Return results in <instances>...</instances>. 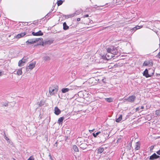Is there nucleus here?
Wrapping results in <instances>:
<instances>
[{
  "instance_id": "nucleus-3",
  "label": "nucleus",
  "mask_w": 160,
  "mask_h": 160,
  "mask_svg": "<svg viewBox=\"0 0 160 160\" xmlns=\"http://www.w3.org/2000/svg\"><path fill=\"white\" fill-rule=\"evenodd\" d=\"M143 66L152 67L153 66V62L152 60H147L144 61L143 63Z\"/></svg>"
},
{
  "instance_id": "nucleus-24",
  "label": "nucleus",
  "mask_w": 160,
  "mask_h": 160,
  "mask_svg": "<svg viewBox=\"0 0 160 160\" xmlns=\"http://www.w3.org/2000/svg\"><path fill=\"white\" fill-rule=\"evenodd\" d=\"M101 132L100 131L96 133H95V132H93L92 133V134L94 138H97L98 136L100 133H101Z\"/></svg>"
},
{
  "instance_id": "nucleus-43",
  "label": "nucleus",
  "mask_w": 160,
  "mask_h": 160,
  "mask_svg": "<svg viewBox=\"0 0 160 160\" xmlns=\"http://www.w3.org/2000/svg\"><path fill=\"white\" fill-rule=\"evenodd\" d=\"M95 130V129H93L92 130H89V132L91 133H92V132H93L94 131V130Z\"/></svg>"
},
{
  "instance_id": "nucleus-36",
  "label": "nucleus",
  "mask_w": 160,
  "mask_h": 160,
  "mask_svg": "<svg viewBox=\"0 0 160 160\" xmlns=\"http://www.w3.org/2000/svg\"><path fill=\"white\" fill-rule=\"evenodd\" d=\"M34 158L33 156H30L27 160H34Z\"/></svg>"
},
{
  "instance_id": "nucleus-40",
  "label": "nucleus",
  "mask_w": 160,
  "mask_h": 160,
  "mask_svg": "<svg viewBox=\"0 0 160 160\" xmlns=\"http://www.w3.org/2000/svg\"><path fill=\"white\" fill-rule=\"evenodd\" d=\"M58 140L55 143V144L54 145L55 146H56V147H57V146H58Z\"/></svg>"
},
{
  "instance_id": "nucleus-55",
  "label": "nucleus",
  "mask_w": 160,
  "mask_h": 160,
  "mask_svg": "<svg viewBox=\"0 0 160 160\" xmlns=\"http://www.w3.org/2000/svg\"><path fill=\"white\" fill-rule=\"evenodd\" d=\"M55 5H53L52 6V8H54V7H55Z\"/></svg>"
},
{
  "instance_id": "nucleus-32",
  "label": "nucleus",
  "mask_w": 160,
  "mask_h": 160,
  "mask_svg": "<svg viewBox=\"0 0 160 160\" xmlns=\"http://www.w3.org/2000/svg\"><path fill=\"white\" fill-rule=\"evenodd\" d=\"M155 114L157 115H160V109L156 110L155 112Z\"/></svg>"
},
{
  "instance_id": "nucleus-46",
  "label": "nucleus",
  "mask_w": 160,
  "mask_h": 160,
  "mask_svg": "<svg viewBox=\"0 0 160 160\" xmlns=\"http://www.w3.org/2000/svg\"><path fill=\"white\" fill-rule=\"evenodd\" d=\"M128 145L130 146V148L132 146V142H130L128 144Z\"/></svg>"
},
{
  "instance_id": "nucleus-31",
  "label": "nucleus",
  "mask_w": 160,
  "mask_h": 160,
  "mask_svg": "<svg viewBox=\"0 0 160 160\" xmlns=\"http://www.w3.org/2000/svg\"><path fill=\"white\" fill-rule=\"evenodd\" d=\"M8 102H2V105L5 107L8 106Z\"/></svg>"
},
{
  "instance_id": "nucleus-9",
  "label": "nucleus",
  "mask_w": 160,
  "mask_h": 160,
  "mask_svg": "<svg viewBox=\"0 0 160 160\" xmlns=\"http://www.w3.org/2000/svg\"><path fill=\"white\" fill-rule=\"evenodd\" d=\"M32 34L34 36H42L43 35V33L41 30H39L38 32H33L32 33Z\"/></svg>"
},
{
  "instance_id": "nucleus-39",
  "label": "nucleus",
  "mask_w": 160,
  "mask_h": 160,
  "mask_svg": "<svg viewBox=\"0 0 160 160\" xmlns=\"http://www.w3.org/2000/svg\"><path fill=\"white\" fill-rule=\"evenodd\" d=\"M102 82H103L104 83H106L105 78L102 79Z\"/></svg>"
},
{
  "instance_id": "nucleus-30",
  "label": "nucleus",
  "mask_w": 160,
  "mask_h": 160,
  "mask_svg": "<svg viewBox=\"0 0 160 160\" xmlns=\"http://www.w3.org/2000/svg\"><path fill=\"white\" fill-rule=\"evenodd\" d=\"M34 39V43L36 42H37L38 41H39V40H40L42 41L43 40V39L42 38H37L35 39Z\"/></svg>"
},
{
  "instance_id": "nucleus-7",
  "label": "nucleus",
  "mask_w": 160,
  "mask_h": 160,
  "mask_svg": "<svg viewBox=\"0 0 160 160\" xmlns=\"http://www.w3.org/2000/svg\"><path fill=\"white\" fill-rule=\"evenodd\" d=\"M53 40H49L45 41L44 42L42 41L41 44L42 46H44L46 45H50L53 43Z\"/></svg>"
},
{
  "instance_id": "nucleus-33",
  "label": "nucleus",
  "mask_w": 160,
  "mask_h": 160,
  "mask_svg": "<svg viewBox=\"0 0 160 160\" xmlns=\"http://www.w3.org/2000/svg\"><path fill=\"white\" fill-rule=\"evenodd\" d=\"M4 138L5 139V140L8 142H9L10 140L9 139L6 137V135H5V133H4Z\"/></svg>"
},
{
  "instance_id": "nucleus-15",
  "label": "nucleus",
  "mask_w": 160,
  "mask_h": 160,
  "mask_svg": "<svg viewBox=\"0 0 160 160\" xmlns=\"http://www.w3.org/2000/svg\"><path fill=\"white\" fill-rule=\"evenodd\" d=\"M142 27V26H137L131 29L130 30L131 31V32H134L136 30Z\"/></svg>"
},
{
  "instance_id": "nucleus-8",
  "label": "nucleus",
  "mask_w": 160,
  "mask_h": 160,
  "mask_svg": "<svg viewBox=\"0 0 160 160\" xmlns=\"http://www.w3.org/2000/svg\"><path fill=\"white\" fill-rule=\"evenodd\" d=\"M35 65L36 62H32L27 67V69L32 70L35 67Z\"/></svg>"
},
{
  "instance_id": "nucleus-12",
  "label": "nucleus",
  "mask_w": 160,
  "mask_h": 160,
  "mask_svg": "<svg viewBox=\"0 0 160 160\" xmlns=\"http://www.w3.org/2000/svg\"><path fill=\"white\" fill-rule=\"evenodd\" d=\"M76 14V13H74L72 14L68 15H67L62 14V16L63 17H64L66 19H68L69 18L72 17H74L75 15Z\"/></svg>"
},
{
  "instance_id": "nucleus-18",
  "label": "nucleus",
  "mask_w": 160,
  "mask_h": 160,
  "mask_svg": "<svg viewBox=\"0 0 160 160\" xmlns=\"http://www.w3.org/2000/svg\"><path fill=\"white\" fill-rule=\"evenodd\" d=\"M70 90V89L68 88H63L62 89L61 91L62 93H65L68 92Z\"/></svg>"
},
{
  "instance_id": "nucleus-27",
  "label": "nucleus",
  "mask_w": 160,
  "mask_h": 160,
  "mask_svg": "<svg viewBox=\"0 0 160 160\" xmlns=\"http://www.w3.org/2000/svg\"><path fill=\"white\" fill-rule=\"evenodd\" d=\"M43 60L45 61H48L50 59V58L48 56H45L43 57Z\"/></svg>"
},
{
  "instance_id": "nucleus-28",
  "label": "nucleus",
  "mask_w": 160,
  "mask_h": 160,
  "mask_svg": "<svg viewBox=\"0 0 160 160\" xmlns=\"http://www.w3.org/2000/svg\"><path fill=\"white\" fill-rule=\"evenodd\" d=\"M17 74L18 75H21L22 74V69H19L17 71Z\"/></svg>"
},
{
  "instance_id": "nucleus-22",
  "label": "nucleus",
  "mask_w": 160,
  "mask_h": 160,
  "mask_svg": "<svg viewBox=\"0 0 160 160\" xmlns=\"http://www.w3.org/2000/svg\"><path fill=\"white\" fill-rule=\"evenodd\" d=\"M72 148L75 152H79V149L76 145H74L72 146Z\"/></svg>"
},
{
  "instance_id": "nucleus-19",
  "label": "nucleus",
  "mask_w": 160,
  "mask_h": 160,
  "mask_svg": "<svg viewBox=\"0 0 160 160\" xmlns=\"http://www.w3.org/2000/svg\"><path fill=\"white\" fill-rule=\"evenodd\" d=\"M64 118L63 117H61L59 118L58 121V123L60 125L62 124L63 123V121L64 120Z\"/></svg>"
},
{
  "instance_id": "nucleus-20",
  "label": "nucleus",
  "mask_w": 160,
  "mask_h": 160,
  "mask_svg": "<svg viewBox=\"0 0 160 160\" xmlns=\"http://www.w3.org/2000/svg\"><path fill=\"white\" fill-rule=\"evenodd\" d=\"M122 119V115L121 114L119 115V117L116 119V122H119Z\"/></svg>"
},
{
  "instance_id": "nucleus-58",
  "label": "nucleus",
  "mask_w": 160,
  "mask_h": 160,
  "mask_svg": "<svg viewBox=\"0 0 160 160\" xmlns=\"http://www.w3.org/2000/svg\"><path fill=\"white\" fill-rule=\"evenodd\" d=\"M49 156L50 157V158H51V155L50 154L49 155Z\"/></svg>"
},
{
  "instance_id": "nucleus-59",
  "label": "nucleus",
  "mask_w": 160,
  "mask_h": 160,
  "mask_svg": "<svg viewBox=\"0 0 160 160\" xmlns=\"http://www.w3.org/2000/svg\"><path fill=\"white\" fill-rule=\"evenodd\" d=\"M158 160H160V158H158Z\"/></svg>"
},
{
  "instance_id": "nucleus-2",
  "label": "nucleus",
  "mask_w": 160,
  "mask_h": 160,
  "mask_svg": "<svg viewBox=\"0 0 160 160\" xmlns=\"http://www.w3.org/2000/svg\"><path fill=\"white\" fill-rule=\"evenodd\" d=\"M58 90V87L52 86L49 88V92L51 95H53L57 93Z\"/></svg>"
},
{
  "instance_id": "nucleus-41",
  "label": "nucleus",
  "mask_w": 160,
  "mask_h": 160,
  "mask_svg": "<svg viewBox=\"0 0 160 160\" xmlns=\"http://www.w3.org/2000/svg\"><path fill=\"white\" fill-rule=\"evenodd\" d=\"M154 146H151L150 147V151H151L154 148Z\"/></svg>"
},
{
  "instance_id": "nucleus-1",
  "label": "nucleus",
  "mask_w": 160,
  "mask_h": 160,
  "mask_svg": "<svg viewBox=\"0 0 160 160\" xmlns=\"http://www.w3.org/2000/svg\"><path fill=\"white\" fill-rule=\"evenodd\" d=\"M154 70L152 68H146L143 72V75L146 78L151 77L154 74Z\"/></svg>"
},
{
  "instance_id": "nucleus-5",
  "label": "nucleus",
  "mask_w": 160,
  "mask_h": 160,
  "mask_svg": "<svg viewBox=\"0 0 160 160\" xmlns=\"http://www.w3.org/2000/svg\"><path fill=\"white\" fill-rule=\"evenodd\" d=\"M136 98L134 95H132L127 98V101L130 102H133L135 100Z\"/></svg>"
},
{
  "instance_id": "nucleus-42",
  "label": "nucleus",
  "mask_w": 160,
  "mask_h": 160,
  "mask_svg": "<svg viewBox=\"0 0 160 160\" xmlns=\"http://www.w3.org/2000/svg\"><path fill=\"white\" fill-rule=\"evenodd\" d=\"M110 137H109V135H108V136L107 137V138H105V141H106L107 139H108L109 138H110Z\"/></svg>"
},
{
  "instance_id": "nucleus-60",
  "label": "nucleus",
  "mask_w": 160,
  "mask_h": 160,
  "mask_svg": "<svg viewBox=\"0 0 160 160\" xmlns=\"http://www.w3.org/2000/svg\"><path fill=\"white\" fill-rule=\"evenodd\" d=\"M49 13H48V14L46 16H47V15H48V14H49Z\"/></svg>"
},
{
  "instance_id": "nucleus-13",
  "label": "nucleus",
  "mask_w": 160,
  "mask_h": 160,
  "mask_svg": "<svg viewBox=\"0 0 160 160\" xmlns=\"http://www.w3.org/2000/svg\"><path fill=\"white\" fill-rule=\"evenodd\" d=\"M26 34V33L25 32H21L20 33L18 34L16 36V38H21L24 35H25Z\"/></svg>"
},
{
  "instance_id": "nucleus-11",
  "label": "nucleus",
  "mask_w": 160,
  "mask_h": 160,
  "mask_svg": "<svg viewBox=\"0 0 160 160\" xmlns=\"http://www.w3.org/2000/svg\"><path fill=\"white\" fill-rule=\"evenodd\" d=\"M54 111V113L57 115H59L61 112L60 110L57 107H55Z\"/></svg>"
},
{
  "instance_id": "nucleus-14",
  "label": "nucleus",
  "mask_w": 160,
  "mask_h": 160,
  "mask_svg": "<svg viewBox=\"0 0 160 160\" xmlns=\"http://www.w3.org/2000/svg\"><path fill=\"white\" fill-rule=\"evenodd\" d=\"M26 43L27 45L31 44L34 43V41L33 39H30L27 41Z\"/></svg>"
},
{
  "instance_id": "nucleus-52",
  "label": "nucleus",
  "mask_w": 160,
  "mask_h": 160,
  "mask_svg": "<svg viewBox=\"0 0 160 160\" xmlns=\"http://www.w3.org/2000/svg\"><path fill=\"white\" fill-rule=\"evenodd\" d=\"M140 108L141 109H144V107L143 106H142Z\"/></svg>"
},
{
  "instance_id": "nucleus-54",
  "label": "nucleus",
  "mask_w": 160,
  "mask_h": 160,
  "mask_svg": "<svg viewBox=\"0 0 160 160\" xmlns=\"http://www.w3.org/2000/svg\"><path fill=\"white\" fill-rule=\"evenodd\" d=\"M2 73V72L0 71V76L1 75Z\"/></svg>"
},
{
  "instance_id": "nucleus-45",
  "label": "nucleus",
  "mask_w": 160,
  "mask_h": 160,
  "mask_svg": "<svg viewBox=\"0 0 160 160\" xmlns=\"http://www.w3.org/2000/svg\"><path fill=\"white\" fill-rule=\"evenodd\" d=\"M68 136H66L65 137V141H66L68 139Z\"/></svg>"
},
{
  "instance_id": "nucleus-47",
  "label": "nucleus",
  "mask_w": 160,
  "mask_h": 160,
  "mask_svg": "<svg viewBox=\"0 0 160 160\" xmlns=\"http://www.w3.org/2000/svg\"><path fill=\"white\" fill-rule=\"evenodd\" d=\"M89 17V15L88 14H86L84 16V17Z\"/></svg>"
},
{
  "instance_id": "nucleus-56",
  "label": "nucleus",
  "mask_w": 160,
  "mask_h": 160,
  "mask_svg": "<svg viewBox=\"0 0 160 160\" xmlns=\"http://www.w3.org/2000/svg\"><path fill=\"white\" fill-rule=\"evenodd\" d=\"M53 9H54V8H52L51 9V12H52V11H53Z\"/></svg>"
},
{
  "instance_id": "nucleus-53",
  "label": "nucleus",
  "mask_w": 160,
  "mask_h": 160,
  "mask_svg": "<svg viewBox=\"0 0 160 160\" xmlns=\"http://www.w3.org/2000/svg\"><path fill=\"white\" fill-rule=\"evenodd\" d=\"M127 101V98H125L124 99V101Z\"/></svg>"
},
{
  "instance_id": "nucleus-26",
  "label": "nucleus",
  "mask_w": 160,
  "mask_h": 160,
  "mask_svg": "<svg viewBox=\"0 0 160 160\" xmlns=\"http://www.w3.org/2000/svg\"><path fill=\"white\" fill-rule=\"evenodd\" d=\"M63 2V1L62 0H58L57 2V4L58 6H59L61 5Z\"/></svg>"
},
{
  "instance_id": "nucleus-34",
  "label": "nucleus",
  "mask_w": 160,
  "mask_h": 160,
  "mask_svg": "<svg viewBox=\"0 0 160 160\" xmlns=\"http://www.w3.org/2000/svg\"><path fill=\"white\" fill-rule=\"evenodd\" d=\"M44 102L41 101L39 104V105L40 106H42L44 105Z\"/></svg>"
},
{
  "instance_id": "nucleus-29",
  "label": "nucleus",
  "mask_w": 160,
  "mask_h": 160,
  "mask_svg": "<svg viewBox=\"0 0 160 160\" xmlns=\"http://www.w3.org/2000/svg\"><path fill=\"white\" fill-rule=\"evenodd\" d=\"M80 146H81V148H82L84 149V148H86V147L87 146V145L86 144L82 143L80 145Z\"/></svg>"
},
{
  "instance_id": "nucleus-50",
  "label": "nucleus",
  "mask_w": 160,
  "mask_h": 160,
  "mask_svg": "<svg viewBox=\"0 0 160 160\" xmlns=\"http://www.w3.org/2000/svg\"><path fill=\"white\" fill-rule=\"evenodd\" d=\"M80 20H81V19H80V18H78L77 19V21H80Z\"/></svg>"
},
{
  "instance_id": "nucleus-37",
  "label": "nucleus",
  "mask_w": 160,
  "mask_h": 160,
  "mask_svg": "<svg viewBox=\"0 0 160 160\" xmlns=\"http://www.w3.org/2000/svg\"><path fill=\"white\" fill-rule=\"evenodd\" d=\"M156 153H157V154L160 155V148L159 150L156 152Z\"/></svg>"
},
{
  "instance_id": "nucleus-57",
  "label": "nucleus",
  "mask_w": 160,
  "mask_h": 160,
  "mask_svg": "<svg viewBox=\"0 0 160 160\" xmlns=\"http://www.w3.org/2000/svg\"><path fill=\"white\" fill-rule=\"evenodd\" d=\"M50 158L51 160H53V159L52 158V157H51V158Z\"/></svg>"
},
{
  "instance_id": "nucleus-17",
  "label": "nucleus",
  "mask_w": 160,
  "mask_h": 160,
  "mask_svg": "<svg viewBox=\"0 0 160 160\" xmlns=\"http://www.w3.org/2000/svg\"><path fill=\"white\" fill-rule=\"evenodd\" d=\"M63 29L64 30H66L68 29L69 28V27L67 25L66 22H64L63 24Z\"/></svg>"
},
{
  "instance_id": "nucleus-38",
  "label": "nucleus",
  "mask_w": 160,
  "mask_h": 160,
  "mask_svg": "<svg viewBox=\"0 0 160 160\" xmlns=\"http://www.w3.org/2000/svg\"><path fill=\"white\" fill-rule=\"evenodd\" d=\"M102 58L104 59H108L106 58V55H105V56L103 55L102 56Z\"/></svg>"
},
{
  "instance_id": "nucleus-44",
  "label": "nucleus",
  "mask_w": 160,
  "mask_h": 160,
  "mask_svg": "<svg viewBox=\"0 0 160 160\" xmlns=\"http://www.w3.org/2000/svg\"><path fill=\"white\" fill-rule=\"evenodd\" d=\"M139 109H139V107L137 108L136 109V111L139 112Z\"/></svg>"
},
{
  "instance_id": "nucleus-6",
  "label": "nucleus",
  "mask_w": 160,
  "mask_h": 160,
  "mask_svg": "<svg viewBox=\"0 0 160 160\" xmlns=\"http://www.w3.org/2000/svg\"><path fill=\"white\" fill-rule=\"evenodd\" d=\"M112 54L114 55H117V56H119L120 55V53L118 51V50L116 48H114L112 47Z\"/></svg>"
},
{
  "instance_id": "nucleus-4",
  "label": "nucleus",
  "mask_w": 160,
  "mask_h": 160,
  "mask_svg": "<svg viewBox=\"0 0 160 160\" xmlns=\"http://www.w3.org/2000/svg\"><path fill=\"white\" fill-rule=\"evenodd\" d=\"M159 158H160V156L154 153L149 157V159L150 160H157Z\"/></svg>"
},
{
  "instance_id": "nucleus-21",
  "label": "nucleus",
  "mask_w": 160,
  "mask_h": 160,
  "mask_svg": "<svg viewBox=\"0 0 160 160\" xmlns=\"http://www.w3.org/2000/svg\"><path fill=\"white\" fill-rule=\"evenodd\" d=\"M140 148V144L138 143V142H137L136 143V144L135 145V150H139Z\"/></svg>"
},
{
  "instance_id": "nucleus-48",
  "label": "nucleus",
  "mask_w": 160,
  "mask_h": 160,
  "mask_svg": "<svg viewBox=\"0 0 160 160\" xmlns=\"http://www.w3.org/2000/svg\"><path fill=\"white\" fill-rule=\"evenodd\" d=\"M158 58H160V52H159L158 54Z\"/></svg>"
},
{
  "instance_id": "nucleus-16",
  "label": "nucleus",
  "mask_w": 160,
  "mask_h": 160,
  "mask_svg": "<svg viewBox=\"0 0 160 160\" xmlns=\"http://www.w3.org/2000/svg\"><path fill=\"white\" fill-rule=\"evenodd\" d=\"M104 150V148L101 147H99L97 149V151L98 154H100L103 152Z\"/></svg>"
},
{
  "instance_id": "nucleus-61",
  "label": "nucleus",
  "mask_w": 160,
  "mask_h": 160,
  "mask_svg": "<svg viewBox=\"0 0 160 160\" xmlns=\"http://www.w3.org/2000/svg\"><path fill=\"white\" fill-rule=\"evenodd\" d=\"M50 117H49V120H50Z\"/></svg>"
},
{
  "instance_id": "nucleus-25",
  "label": "nucleus",
  "mask_w": 160,
  "mask_h": 160,
  "mask_svg": "<svg viewBox=\"0 0 160 160\" xmlns=\"http://www.w3.org/2000/svg\"><path fill=\"white\" fill-rule=\"evenodd\" d=\"M105 99L107 102H112L113 100V98H106Z\"/></svg>"
},
{
  "instance_id": "nucleus-62",
  "label": "nucleus",
  "mask_w": 160,
  "mask_h": 160,
  "mask_svg": "<svg viewBox=\"0 0 160 160\" xmlns=\"http://www.w3.org/2000/svg\"><path fill=\"white\" fill-rule=\"evenodd\" d=\"M15 160H16L15 159Z\"/></svg>"
},
{
  "instance_id": "nucleus-49",
  "label": "nucleus",
  "mask_w": 160,
  "mask_h": 160,
  "mask_svg": "<svg viewBox=\"0 0 160 160\" xmlns=\"http://www.w3.org/2000/svg\"><path fill=\"white\" fill-rule=\"evenodd\" d=\"M115 68L117 67L118 66V64H115L114 65Z\"/></svg>"
},
{
  "instance_id": "nucleus-35",
  "label": "nucleus",
  "mask_w": 160,
  "mask_h": 160,
  "mask_svg": "<svg viewBox=\"0 0 160 160\" xmlns=\"http://www.w3.org/2000/svg\"><path fill=\"white\" fill-rule=\"evenodd\" d=\"M106 55L107 56V57L108 58V59H110L112 57H114V56H113L112 55H111V56H110L108 54H106Z\"/></svg>"
},
{
  "instance_id": "nucleus-51",
  "label": "nucleus",
  "mask_w": 160,
  "mask_h": 160,
  "mask_svg": "<svg viewBox=\"0 0 160 160\" xmlns=\"http://www.w3.org/2000/svg\"><path fill=\"white\" fill-rule=\"evenodd\" d=\"M156 75L157 76H160V74H158V73H156Z\"/></svg>"
},
{
  "instance_id": "nucleus-10",
  "label": "nucleus",
  "mask_w": 160,
  "mask_h": 160,
  "mask_svg": "<svg viewBox=\"0 0 160 160\" xmlns=\"http://www.w3.org/2000/svg\"><path fill=\"white\" fill-rule=\"evenodd\" d=\"M26 62L25 59H24L23 58L22 59L19 60L18 62V66L19 67H22L24 65V64Z\"/></svg>"
},
{
  "instance_id": "nucleus-23",
  "label": "nucleus",
  "mask_w": 160,
  "mask_h": 160,
  "mask_svg": "<svg viewBox=\"0 0 160 160\" xmlns=\"http://www.w3.org/2000/svg\"><path fill=\"white\" fill-rule=\"evenodd\" d=\"M106 50L107 52L112 54V48H111L108 47L106 48Z\"/></svg>"
}]
</instances>
